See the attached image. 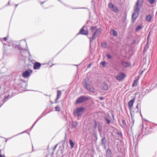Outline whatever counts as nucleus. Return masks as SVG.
Segmentation results:
<instances>
[{
  "instance_id": "1",
  "label": "nucleus",
  "mask_w": 157,
  "mask_h": 157,
  "mask_svg": "<svg viewBox=\"0 0 157 157\" xmlns=\"http://www.w3.org/2000/svg\"><path fill=\"white\" fill-rule=\"evenodd\" d=\"M90 30L92 36L90 38V42H91L93 40L95 39L96 37L100 35L101 33L100 29L97 28L96 26L91 27Z\"/></svg>"
},
{
  "instance_id": "2",
  "label": "nucleus",
  "mask_w": 157,
  "mask_h": 157,
  "mask_svg": "<svg viewBox=\"0 0 157 157\" xmlns=\"http://www.w3.org/2000/svg\"><path fill=\"white\" fill-rule=\"evenodd\" d=\"M90 79L88 78H87L84 80V86L85 88L88 91L94 93V90L93 87L90 85Z\"/></svg>"
},
{
  "instance_id": "3",
  "label": "nucleus",
  "mask_w": 157,
  "mask_h": 157,
  "mask_svg": "<svg viewBox=\"0 0 157 157\" xmlns=\"http://www.w3.org/2000/svg\"><path fill=\"white\" fill-rule=\"evenodd\" d=\"M143 3V0H138L136 6L134 7V12L139 14L140 9Z\"/></svg>"
},
{
  "instance_id": "4",
  "label": "nucleus",
  "mask_w": 157,
  "mask_h": 157,
  "mask_svg": "<svg viewBox=\"0 0 157 157\" xmlns=\"http://www.w3.org/2000/svg\"><path fill=\"white\" fill-rule=\"evenodd\" d=\"M84 110L85 108L83 107L78 108L73 112L74 115L75 116H80L83 113Z\"/></svg>"
},
{
  "instance_id": "5",
  "label": "nucleus",
  "mask_w": 157,
  "mask_h": 157,
  "mask_svg": "<svg viewBox=\"0 0 157 157\" xmlns=\"http://www.w3.org/2000/svg\"><path fill=\"white\" fill-rule=\"evenodd\" d=\"M89 99V98L88 97L85 96H82L78 98L76 101L75 103L76 104L82 103Z\"/></svg>"
},
{
  "instance_id": "6",
  "label": "nucleus",
  "mask_w": 157,
  "mask_h": 157,
  "mask_svg": "<svg viewBox=\"0 0 157 157\" xmlns=\"http://www.w3.org/2000/svg\"><path fill=\"white\" fill-rule=\"evenodd\" d=\"M125 74L122 73H120L118 74L116 77V79L119 81L123 80L125 77Z\"/></svg>"
},
{
  "instance_id": "7",
  "label": "nucleus",
  "mask_w": 157,
  "mask_h": 157,
  "mask_svg": "<svg viewBox=\"0 0 157 157\" xmlns=\"http://www.w3.org/2000/svg\"><path fill=\"white\" fill-rule=\"evenodd\" d=\"M109 7L112 9L115 13H117L119 11V10L115 6H114L113 3H110L109 4Z\"/></svg>"
},
{
  "instance_id": "8",
  "label": "nucleus",
  "mask_w": 157,
  "mask_h": 157,
  "mask_svg": "<svg viewBox=\"0 0 157 157\" xmlns=\"http://www.w3.org/2000/svg\"><path fill=\"white\" fill-rule=\"evenodd\" d=\"M32 72V71L30 70L26 71L22 73V76L24 78H27Z\"/></svg>"
},
{
  "instance_id": "9",
  "label": "nucleus",
  "mask_w": 157,
  "mask_h": 157,
  "mask_svg": "<svg viewBox=\"0 0 157 157\" xmlns=\"http://www.w3.org/2000/svg\"><path fill=\"white\" fill-rule=\"evenodd\" d=\"M85 26H83L79 31V33L81 34L87 35L88 34V32L86 29H84Z\"/></svg>"
},
{
  "instance_id": "10",
  "label": "nucleus",
  "mask_w": 157,
  "mask_h": 157,
  "mask_svg": "<svg viewBox=\"0 0 157 157\" xmlns=\"http://www.w3.org/2000/svg\"><path fill=\"white\" fill-rule=\"evenodd\" d=\"M135 98H133L130 100L128 103V108L130 110L132 109L133 106V103L135 101Z\"/></svg>"
},
{
  "instance_id": "11",
  "label": "nucleus",
  "mask_w": 157,
  "mask_h": 157,
  "mask_svg": "<svg viewBox=\"0 0 157 157\" xmlns=\"http://www.w3.org/2000/svg\"><path fill=\"white\" fill-rule=\"evenodd\" d=\"M41 65V64L40 63L36 62L34 64L33 68L35 70L38 69L40 68Z\"/></svg>"
},
{
  "instance_id": "12",
  "label": "nucleus",
  "mask_w": 157,
  "mask_h": 157,
  "mask_svg": "<svg viewBox=\"0 0 157 157\" xmlns=\"http://www.w3.org/2000/svg\"><path fill=\"white\" fill-rule=\"evenodd\" d=\"M108 117H107L106 116H105L104 117V119L106 121L107 123L108 124H109L110 123V119H111V118L109 116V114L108 113Z\"/></svg>"
},
{
  "instance_id": "13",
  "label": "nucleus",
  "mask_w": 157,
  "mask_h": 157,
  "mask_svg": "<svg viewBox=\"0 0 157 157\" xmlns=\"http://www.w3.org/2000/svg\"><path fill=\"white\" fill-rule=\"evenodd\" d=\"M139 14L134 12L133 13L132 15V20L134 22L136 19L137 17L139 16Z\"/></svg>"
},
{
  "instance_id": "14",
  "label": "nucleus",
  "mask_w": 157,
  "mask_h": 157,
  "mask_svg": "<svg viewBox=\"0 0 157 157\" xmlns=\"http://www.w3.org/2000/svg\"><path fill=\"white\" fill-rule=\"evenodd\" d=\"M112 152L111 150L108 149L106 152V157H111Z\"/></svg>"
},
{
  "instance_id": "15",
  "label": "nucleus",
  "mask_w": 157,
  "mask_h": 157,
  "mask_svg": "<svg viewBox=\"0 0 157 157\" xmlns=\"http://www.w3.org/2000/svg\"><path fill=\"white\" fill-rule=\"evenodd\" d=\"M102 88L103 90H107L108 89V86L106 83H103L102 84Z\"/></svg>"
},
{
  "instance_id": "16",
  "label": "nucleus",
  "mask_w": 157,
  "mask_h": 157,
  "mask_svg": "<svg viewBox=\"0 0 157 157\" xmlns=\"http://www.w3.org/2000/svg\"><path fill=\"white\" fill-rule=\"evenodd\" d=\"M62 94V92L60 90H58L57 91V98L56 99V101H57L60 98Z\"/></svg>"
},
{
  "instance_id": "17",
  "label": "nucleus",
  "mask_w": 157,
  "mask_h": 157,
  "mask_svg": "<svg viewBox=\"0 0 157 157\" xmlns=\"http://www.w3.org/2000/svg\"><path fill=\"white\" fill-rule=\"evenodd\" d=\"M121 63L124 67H128L130 65V63H129L124 61H122Z\"/></svg>"
},
{
  "instance_id": "18",
  "label": "nucleus",
  "mask_w": 157,
  "mask_h": 157,
  "mask_svg": "<svg viewBox=\"0 0 157 157\" xmlns=\"http://www.w3.org/2000/svg\"><path fill=\"white\" fill-rule=\"evenodd\" d=\"M121 124L123 128H125L126 127V124L124 120H122Z\"/></svg>"
},
{
  "instance_id": "19",
  "label": "nucleus",
  "mask_w": 157,
  "mask_h": 157,
  "mask_svg": "<svg viewBox=\"0 0 157 157\" xmlns=\"http://www.w3.org/2000/svg\"><path fill=\"white\" fill-rule=\"evenodd\" d=\"M101 144L104 146H105V144L106 142V140L105 139V137H104L101 140Z\"/></svg>"
},
{
  "instance_id": "20",
  "label": "nucleus",
  "mask_w": 157,
  "mask_h": 157,
  "mask_svg": "<svg viewBox=\"0 0 157 157\" xmlns=\"http://www.w3.org/2000/svg\"><path fill=\"white\" fill-rule=\"evenodd\" d=\"M146 18L147 21L149 22L151 19L152 16L151 15H148L146 17Z\"/></svg>"
},
{
  "instance_id": "21",
  "label": "nucleus",
  "mask_w": 157,
  "mask_h": 157,
  "mask_svg": "<svg viewBox=\"0 0 157 157\" xmlns=\"http://www.w3.org/2000/svg\"><path fill=\"white\" fill-rule=\"evenodd\" d=\"M69 143H70V145L71 148H72L74 147V145L75 144L72 141V140H69Z\"/></svg>"
},
{
  "instance_id": "22",
  "label": "nucleus",
  "mask_w": 157,
  "mask_h": 157,
  "mask_svg": "<svg viewBox=\"0 0 157 157\" xmlns=\"http://www.w3.org/2000/svg\"><path fill=\"white\" fill-rule=\"evenodd\" d=\"M111 31H112L113 35L114 36H117V32L113 29H112Z\"/></svg>"
},
{
  "instance_id": "23",
  "label": "nucleus",
  "mask_w": 157,
  "mask_h": 157,
  "mask_svg": "<svg viewBox=\"0 0 157 157\" xmlns=\"http://www.w3.org/2000/svg\"><path fill=\"white\" fill-rule=\"evenodd\" d=\"M142 28V26L141 25H139L137 26V27L136 29V31H139L140 29Z\"/></svg>"
},
{
  "instance_id": "24",
  "label": "nucleus",
  "mask_w": 157,
  "mask_h": 157,
  "mask_svg": "<svg viewBox=\"0 0 157 157\" xmlns=\"http://www.w3.org/2000/svg\"><path fill=\"white\" fill-rule=\"evenodd\" d=\"M106 62L105 61L102 62L101 63V64L104 67H105Z\"/></svg>"
},
{
  "instance_id": "25",
  "label": "nucleus",
  "mask_w": 157,
  "mask_h": 157,
  "mask_svg": "<svg viewBox=\"0 0 157 157\" xmlns=\"http://www.w3.org/2000/svg\"><path fill=\"white\" fill-rule=\"evenodd\" d=\"M148 1L151 4H153L155 2V0H148Z\"/></svg>"
},
{
  "instance_id": "26",
  "label": "nucleus",
  "mask_w": 157,
  "mask_h": 157,
  "mask_svg": "<svg viewBox=\"0 0 157 157\" xmlns=\"http://www.w3.org/2000/svg\"><path fill=\"white\" fill-rule=\"evenodd\" d=\"M106 44L105 43H102L101 44V46L103 48H105L106 46Z\"/></svg>"
},
{
  "instance_id": "27",
  "label": "nucleus",
  "mask_w": 157,
  "mask_h": 157,
  "mask_svg": "<svg viewBox=\"0 0 157 157\" xmlns=\"http://www.w3.org/2000/svg\"><path fill=\"white\" fill-rule=\"evenodd\" d=\"M72 124L73 126H75L78 124V123L75 121L72 122Z\"/></svg>"
},
{
  "instance_id": "28",
  "label": "nucleus",
  "mask_w": 157,
  "mask_h": 157,
  "mask_svg": "<svg viewBox=\"0 0 157 157\" xmlns=\"http://www.w3.org/2000/svg\"><path fill=\"white\" fill-rule=\"evenodd\" d=\"M55 109L56 111H60V109L59 108V106H57L55 107Z\"/></svg>"
},
{
  "instance_id": "29",
  "label": "nucleus",
  "mask_w": 157,
  "mask_h": 157,
  "mask_svg": "<svg viewBox=\"0 0 157 157\" xmlns=\"http://www.w3.org/2000/svg\"><path fill=\"white\" fill-rule=\"evenodd\" d=\"M23 133V132H21V133H19V134H17V135H16L14 136H13V137H14V136H17V135H19V134H21V133ZM12 138V137L10 138H8V139H6V142L7 141V140H9V139H11V138Z\"/></svg>"
},
{
  "instance_id": "30",
  "label": "nucleus",
  "mask_w": 157,
  "mask_h": 157,
  "mask_svg": "<svg viewBox=\"0 0 157 157\" xmlns=\"http://www.w3.org/2000/svg\"><path fill=\"white\" fill-rule=\"evenodd\" d=\"M106 56L107 57V58H108V59H111V56L109 54H107L106 55Z\"/></svg>"
},
{
  "instance_id": "31",
  "label": "nucleus",
  "mask_w": 157,
  "mask_h": 157,
  "mask_svg": "<svg viewBox=\"0 0 157 157\" xmlns=\"http://www.w3.org/2000/svg\"><path fill=\"white\" fill-rule=\"evenodd\" d=\"M139 133H138L136 134L135 137L136 138H138L139 137Z\"/></svg>"
},
{
  "instance_id": "32",
  "label": "nucleus",
  "mask_w": 157,
  "mask_h": 157,
  "mask_svg": "<svg viewBox=\"0 0 157 157\" xmlns=\"http://www.w3.org/2000/svg\"><path fill=\"white\" fill-rule=\"evenodd\" d=\"M131 119H132V121H133V123L134 122V120H133V119L132 113V112L131 113Z\"/></svg>"
},
{
  "instance_id": "33",
  "label": "nucleus",
  "mask_w": 157,
  "mask_h": 157,
  "mask_svg": "<svg viewBox=\"0 0 157 157\" xmlns=\"http://www.w3.org/2000/svg\"><path fill=\"white\" fill-rule=\"evenodd\" d=\"M59 151L61 152V156H64V155L63 154V151L62 150H60Z\"/></svg>"
},
{
  "instance_id": "34",
  "label": "nucleus",
  "mask_w": 157,
  "mask_h": 157,
  "mask_svg": "<svg viewBox=\"0 0 157 157\" xmlns=\"http://www.w3.org/2000/svg\"><path fill=\"white\" fill-rule=\"evenodd\" d=\"M9 95H8L7 96H6L4 98V100H5L7 98H8L9 97Z\"/></svg>"
},
{
  "instance_id": "35",
  "label": "nucleus",
  "mask_w": 157,
  "mask_h": 157,
  "mask_svg": "<svg viewBox=\"0 0 157 157\" xmlns=\"http://www.w3.org/2000/svg\"><path fill=\"white\" fill-rule=\"evenodd\" d=\"M99 99L100 100H102L104 99V98L103 97H99Z\"/></svg>"
},
{
  "instance_id": "36",
  "label": "nucleus",
  "mask_w": 157,
  "mask_h": 157,
  "mask_svg": "<svg viewBox=\"0 0 157 157\" xmlns=\"http://www.w3.org/2000/svg\"><path fill=\"white\" fill-rule=\"evenodd\" d=\"M136 83V82L135 80H134V82L132 85V87H134L135 86Z\"/></svg>"
},
{
  "instance_id": "37",
  "label": "nucleus",
  "mask_w": 157,
  "mask_h": 157,
  "mask_svg": "<svg viewBox=\"0 0 157 157\" xmlns=\"http://www.w3.org/2000/svg\"><path fill=\"white\" fill-rule=\"evenodd\" d=\"M136 108L137 109V112L139 110V107H138V104L136 106Z\"/></svg>"
},
{
  "instance_id": "38",
  "label": "nucleus",
  "mask_w": 157,
  "mask_h": 157,
  "mask_svg": "<svg viewBox=\"0 0 157 157\" xmlns=\"http://www.w3.org/2000/svg\"><path fill=\"white\" fill-rule=\"evenodd\" d=\"M38 120H37V121L33 124V126H32V128H33V126L34 125L36 124V123L38 121Z\"/></svg>"
},
{
  "instance_id": "39",
  "label": "nucleus",
  "mask_w": 157,
  "mask_h": 157,
  "mask_svg": "<svg viewBox=\"0 0 157 157\" xmlns=\"http://www.w3.org/2000/svg\"><path fill=\"white\" fill-rule=\"evenodd\" d=\"M111 114L112 115V117H113V119H114V115H113V114L112 113H111Z\"/></svg>"
},
{
  "instance_id": "40",
  "label": "nucleus",
  "mask_w": 157,
  "mask_h": 157,
  "mask_svg": "<svg viewBox=\"0 0 157 157\" xmlns=\"http://www.w3.org/2000/svg\"><path fill=\"white\" fill-rule=\"evenodd\" d=\"M4 40H7V37H4V38H3Z\"/></svg>"
},
{
  "instance_id": "41",
  "label": "nucleus",
  "mask_w": 157,
  "mask_h": 157,
  "mask_svg": "<svg viewBox=\"0 0 157 157\" xmlns=\"http://www.w3.org/2000/svg\"><path fill=\"white\" fill-rule=\"evenodd\" d=\"M149 35H150V34H149V35H148V36L147 37V39H148V37H149Z\"/></svg>"
},
{
  "instance_id": "42",
  "label": "nucleus",
  "mask_w": 157,
  "mask_h": 157,
  "mask_svg": "<svg viewBox=\"0 0 157 157\" xmlns=\"http://www.w3.org/2000/svg\"><path fill=\"white\" fill-rule=\"evenodd\" d=\"M28 53H29V56H30V52H28Z\"/></svg>"
},
{
  "instance_id": "43",
  "label": "nucleus",
  "mask_w": 157,
  "mask_h": 157,
  "mask_svg": "<svg viewBox=\"0 0 157 157\" xmlns=\"http://www.w3.org/2000/svg\"><path fill=\"white\" fill-rule=\"evenodd\" d=\"M118 134H119V135H121V133H118Z\"/></svg>"
},
{
  "instance_id": "44",
  "label": "nucleus",
  "mask_w": 157,
  "mask_h": 157,
  "mask_svg": "<svg viewBox=\"0 0 157 157\" xmlns=\"http://www.w3.org/2000/svg\"><path fill=\"white\" fill-rule=\"evenodd\" d=\"M18 4L16 5V8L17 6H18Z\"/></svg>"
},
{
  "instance_id": "45",
  "label": "nucleus",
  "mask_w": 157,
  "mask_h": 157,
  "mask_svg": "<svg viewBox=\"0 0 157 157\" xmlns=\"http://www.w3.org/2000/svg\"><path fill=\"white\" fill-rule=\"evenodd\" d=\"M90 66H91V65L89 64V65H88V67H90Z\"/></svg>"
},
{
  "instance_id": "46",
  "label": "nucleus",
  "mask_w": 157,
  "mask_h": 157,
  "mask_svg": "<svg viewBox=\"0 0 157 157\" xmlns=\"http://www.w3.org/2000/svg\"><path fill=\"white\" fill-rule=\"evenodd\" d=\"M24 84H25V85L27 86V84L26 83H24Z\"/></svg>"
},
{
  "instance_id": "47",
  "label": "nucleus",
  "mask_w": 157,
  "mask_h": 157,
  "mask_svg": "<svg viewBox=\"0 0 157 157\" xmlns=\"http://www.w3.org/2000/svg\"><path fill=\"white\" fill-rule=\"evenodd\" d=\"M57 144L55 146V148H56L57 146Z\"/></svg>"
},
{
  "instance_id": "48",
  "label": "nucleus",
  "mask_w": 157,
  "mask_h": 157,
  "mask_svg": "<svg viewBox=\"0 0 157 157\" xmlns=\"http://www.w3.org/2000/svg\"><path fill=\"white\" fill-rule=\"evenodd\" d=\"M0 157H2V156L1 155H0Z\"/></svg>"
},
{
  "instance_id": "49",
  "label": "nucleus",
  "mask_w": 157,
  "mask_h": 157,
  "mask_svg": "<svg viewBox=\"0 0 157 157\" xmlns=\"http://www.w3.org/2000/svg\"><path fill=\"white\" fill-rule=\"evenodd\" d=\"M43 2H41V4H43Z\"/></svg>"
},
{
  "instance_id": "50",
  "label": "nucleus",
  "mask_w": 157,
  "mask_h": 157,
  "mask_svg": "<svg viewBox=\"0 0 157 157\" xmlns=\"http://www.w3.org/2000/svg\"><path fill=\"white\" fill-rule=\"evenodd\" d=\"M96 138L97 139V136H96Z\"/></svg>"
},
{
  "instance_id": "51",
  "label": "nucleus",
  "mask_w": 157,
  "mask_h": 157,
  "mask_svg": "<svg viewBox=\"0 0 157 157\" xmlns=\"http://www.w3.org/2000/svg\"><path fill=\"white\" fill-rule=\"evenodd\" d=\"M99 132H100V130H99Z\"/></svg>"
},
{
  "instance_id": "52",
  "label": "nucleus",
  "mask_w": 157,
  "mask_h": 157,
  "mask_svg": "<svg viewBox=\"0 0 157 157\" xmlns=\"http://www.w3.org/2000/svg\"><path fill=\"white\" fill-rule=\"evenodd\" d=\"M8 4H10L9 2H8Z\"/></svg>"
},
{
  "instance_id": "53",
  "label": "nucleus",
  "mask_w": 157,
  "mask_h": 157,
  "mask_svg": "<svg viewBox=\"0 0 157 157\" xmlns=\"http://www.w3.org/2000/svg\"><path fill=\"white\" fill-rule=\"evenodd\" d=\"M20 49H21V50H22V48H21Z\"/></svg>"
}]
</instances>
